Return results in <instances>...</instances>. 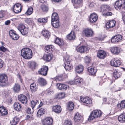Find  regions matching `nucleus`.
<instances>
[{"mask_svg": "<svg viewBox=\"0 0 125 125\" xmlns=\"http://www.w3.org/2000/svg\"><path fill=\"white\" fill-rule=\"evenodd\" d=\"M121 63V61L117 58H113L110 62L111 66L116 67L120 66Z\"/></svg>", "mask_w": 125, "mask_h": 125, "instance_id": "nucleus-3", "label": "nucleus"}, {"mask_svg": "<svg viewBox=\"0 0 125 125\" xmlns=\"http://www.w3.org/2000/svg\"><path fill=\"white\" fill-rule=\"evenodd\" d=\"M113 75L114 77L116 79L120 77V73H119L117 70L115 69L113 72Z\"/></svg>", "mask_w": 125, "mask_h": 125, "instance_id": "nucleus-42", "label": "nucleus"}, {"mask_svg": "<svg viewBox=\"0 0 125 125\" xmlns=\"http://www.w3.org/2000/svg\"><path fill=\"white\" fill-rule=\"evenodd\" d=\"M22 6L21 4L17 3L13 6L12 9L14 12L18 13L21 11L22 10Z\"/></svg>", "mask_w": 125, "mask_h": 125, "instance_id": "nucleus-8", "label": "nucleus"}, {"mask_svg": "<svg viewBox=\"0 0 125 125\" xmlns=\"http://www.w3.org/2000/svg\"><path fill=\"white\" fill-rule=\"evenodd\" d=\"M28 29L27 28L25 27L20 32L22 35H25L28 33Z\"/></svg>", "mask_w": 125, "mask_h": 125, "instance_id": "nucleus-49", "label": "nucleus"}, {"mask_svg": "<svg viewBox=\"0 0 125 125\" xmlns=\"http://www.w3.org/2000/svg\"><path fill=\"white\" fill-rule=\"evenodd\" d=\"M25 21L26 22L29 24H31L32 22V21L30 18L26 19Z\"/></svg>", "mask_w": 125, "mask_h": 125, "instance_id": "nucleus-55", "label": "nucleus"}, {"mask_svg": "<svg viewBox=\"0 0 125 125\" xmlns=\"http://www.w3.org/2000/svg\"><path fill=\"white\" fill-rule=\"evenodd\" d=\"M67 38L69 40H74L75 38V35L74 31H71L67 36Z\"/></svg>", "mask_w": 125, "mask_h": 125, "instance_id": "nucleus-31", "label": "nucleus"}, {"mask_svg": "<svg viewBox=\"0 0 125 125\" xmlns=\"http://www.w3.org/2000/svg\"><path fill=\"white\" fill-rule=\"evenodd\" d=\"M83 70V67L82 65H79L76 66L75 68L76 72L78 73H79L82 72Z\"/></svg>", "mask_w": 125, "mask_h": 125, "instance_id": "nucleus-29", "label": "nucleus"}, {"mask_svg": "<svg viewBox=\"0 0 125 125\" xmlns=\"http://www.w3.org/2000/svg\"><path fill=\"white\" fill-rule=\"evenodd\" d=\"M101 115V112L100 110H95L92 112L88 118L89 121L99 117Z\"/></svg>", "mask_w": 125, "mask_h": 125, "instance_id": "nucleus-2", "label": "nucleus"}, {"mask_svg": "<svg viewBox=\"0 0 125 125\" xmlns=\"http://www.w3.org/2000/svg\"><path fill=\"white\" fill-rule=\"evenodd\" d=\"M41 8L44 11H47L48 10V7L46 6L43 5L41 6Z\"/></svg>", "mask_w": 125, "mask_h": 125, "instance_id": "nucleus-52", "label": "nucleus"}, {"mask_svg": "<svg viewBox=\"0 0 125 125\" xmlns=\"http://www.w3.org/2000/svg\"><path fill=\"white\" fill-rule=\"evenodd\" d=\"M118 120L120 122H125V113H123L119 116Z\"/></svg>", "mask_w": 125, "mask_h": 125, "instance_id": "nucleus-27", "label": "nucleus"}, {"mask_svg": "<svg viewBox=\"0 0 125 125\" xmlns=\"http://www.w3.org/2000/svg\"><path fill=\"white\" fill-rule=\"evenodd\" d=\"M83 79H82L79 77H77L75 78L74 83L75 84H79L81 83Z\"/></svg>", "mask_w": 125, "mask_h": 125, "instance_id": "nucleus-44", "label": "nucleus"}, {"mask_svg": "<svg viewBox=\"0 0 125 125\" xmlns=\"http://www.w3.org/2000/svg\"><path fill=\"white\" fill-rule=\"evenodd\" d=\"M27 112L29 114H30L31 113V111L30 108H28L27 110Z\"/></svg>", "mask_w": 125, "mask_h": 125, "instance_id": "nucleus-62", "label": "nucleus"}, {"mask_svg": "<svg viewBox=\"0 0 125 125\" xmlns=\"http://www.w3.org/2000/svg\"><path fill=\"white\" fill-rule=\"evenodd\" d=\"M47 20L46 18H40L38 19L37 20V21L40 23H45L47 22Z\"/></svg>", "mask_w": 125, "mask_h": 125, "instance_id": "nucleus-43", "label": "nucleus"}, {"mask_svg": "<svg viewBox=\"0 0 125 125\" xmlns=\"http://www.w3.org/2000/svg\"><path fill=\"white\" fill-rule=\"evenodd\" d=\"M83 34L87 37H91L93 34V32L92 29L86 28L83 31Z\"/></svg>", "mask_w": 125, "mask_h": 125, "instance_id": "nucleus-7", "label": "nucleus"}, {"mask_svg": "<svg viewBox=\"0 0 125 125\" xmlns=\"http://www.w3.org/2000/svg\"><path fill=\"white\" fill-rule=\"evenodd\" d=\"M59 20V19L58 14L56 13H54L51 16V21H55Z\"/></svg>", "mask_w": 125, "mask_h": 125, "instance_id": "nucleus-36", "label": "nucleus"}, {"mask_svg": "<svg viewBox=\"0 0 125 125\" xmlns=\"http://www.w3.org/2000/svg\"><path fill=\"white\" fill-rule=\"evenodd\" d=\"M80 100L82 102L86 104H90L92 103V100L88 97H83L81 96Z\"/></svg>", "mask_w": 125, "mask_h": 125, "instance_id": "nucleus-10", "label": "nucleus"}, {"mask_svg": "<svg viewBox=\"0 0 125 125\" xmlns=\"http://www.w3.org/2000/svg\"><path fill=\"white\" fill-rule=\"evenodd\" d=\"M18 100L22 103L26 104L27 102V99L26 97L22 94H20L18 95Z\"/></svg>", "mask_w": 125, "mask_h": 125, "instance_id": "nucleus-13", "label": "nucleus"}, {"mask_svg": "<svg viewBox=\"0 0 125 125\" xmlns=\"http://www.w3.org/2000/svg\"><path fill=\"white\" fill-rule=\"evenodd\" d=\"M85 62L87 63H89L90 62V59L88 58H86L85 59Z\"/></svg>", "mask_w": 125, "mask_h": 125, "instance_id": "nucleus-63", "label": "nucleus"}, {"mask_svg": "<svg viewBox=\"0 0 125 125\" xmlns=\"http://www.w3.org/2000/svg\"><path fill=\"white\" fill-rule=\"evenodd\" d=\"M52 111L56 113H58L61 111V107L59 106L56 105L53 106L52 108Z\"/></svg>", "mask_w": 125, "mask_h": 125, "instance_id": "nucleus-26", "label": "nucleus"}, {"mask_svg": "<svg viewBox=\"0 0 125 125\" xmlns=\"http://www.w3.org/2000/svg\"><path fill=\"white\" fill-rule=\"evenodd\" d=\"M104 15L106 16H111L112 15V13L111 12H107L106 13L104 14Z\"/></svg>", "mask_w": 125, "mask_h": 125, "instance_id": "nucleus-58", "label": "nucleus"}, {"mask_svg": "<svg viewBox=\"0 0 125 125\" xmlns=\"http://www.w3.org/2000/svg\"><path fill=\"white\" fill-rule=\"evenodd\" d=\"M53 120L52 118L47 117L42 120V124L43 125H52Z\"/></svg>", "mask_w": 125, "mask_h": 125, "instance_id": "nucleus-5", "label": "nucleus"}, {"mask_svg": "<svg viewBox=\"0 0 125 125\" xmlns=\"http://www.w3.org/2000/svg\"><path fill=\"white\" fill-rule=\"evenodd\" d=\"M82 0H72V2L74 5H77L81 3Z\"/></svg>", "mask_w": 125, "mask_h": 125, "instance_id": "nucleus-47", "label": "nucleus"}, {"mask_svg": "<svg viewBox=\"0 0 125 125\" xmlns=\"http://www.w3.org/2000/svg\"><path fill=\"white\" fill-rule=\"evenodd\" d=\"M97 56L100 58L104 59L105 57L106 54L104 51L102 50H100L98 52Z\"/></svg>", "mask_w": 125, "mask_h": 125, "instance_id": "nucleus-15", "label": "nucleus"}, {"mask_svg": "<svg viewBox=\"0 0 125 125\" xmlns=\"http://www.w3.org/2000/svg\"><path fill=\"white\" fill-rule=\"evenodd\" d=\"M95 4L93 2L91 3L89 5V6L90 8L93 7L95 5Z\"/></svg>", "mask_w": 125, "mask_h": 125, "instance_id": "nucleus-60", "label": "nucleus"}, {"mask_svg": "<svg viewBox=\"0 0 125 125\" xmlns=\"http://www.w3.org/2000/svg\"><path fill=\"white\" fill-rule=\"evenodd\" d=\"M21 56L25 59H29L32 56L31 50L29 48H26L22 49L21 51Z\"/></svg>", "mask_w": 125, "mask_h": 125, "instance_id": "nucleus-1", "label": "nucleus"}, {"mask_svg": "<svg viewBox=\"0 0 125 125\" xmlns=\"http://www.w3.org/2000/svg\"><path fill=\"white\" fill-rule=\"evenodd\" d=\"M10 20H7L5 22V24L6 25H8L10 24Z\"/></svg>", "mask_w": 125, "mask_h": 125, "instance_id": "nucleus-64", "label": "nucleus"}, {"mask_svg": "<svg viewBox=\"0 0 125 125\" xmlns=\"http://www.w3.org/2000/svg\"><path fill=\"white\" fill-rule=\"evenodd\" d=\"M51 22L52 25L54 28H57L59 26V20L51 21Z\"/></svg>", "mask_w": 125, "mask_h": 125, "instance_id": "nucleus-35", "label": "nucleus"}, {"mask_svg": "<svg viewBox=\"0 0 125 125\" xmlns=\"http://www.w3.org/2000/svg\"><path fill=\"white\" fill-rule=\"evenodd\" d=\"M88 71L92 75L94 76L96 75L97 72V70L95 69L94 67H89L88 68Z\"/></svg>", "mask_w": 125, "mask_h": 125, "instance_id": "nucleus-22", "label": "nucleus"}, {"mask_svg": "<svg viewBox=\"0 0 125 125\" xmlns=\"http://www.w3.org/2000/svg\"><path fill=\"white\" fill-rule=\"evenodd\" d=\"M37 82L41 86H44L46 84V80L42 78H39L38 79Z\"/></svg>", "mask_w": 125, "mask_h": 125, "instance_id": "nucleus-21", "label": "nucleus"}, {"mask_svg": "<svg viewBox=\"0 0 125 125\" xmlns=\"http://www.w3.org/2000/svg\"><path fill=\"white\" fill-rule=\"evenodd\" d=\"M28 65L29 68L32 69H34L36 67V64L34 62H28Z\"/></svg>", "mask_w": 125, "mask_h": 125, "instance_id": "nucleus-38", "label": "nucleus"}, {"mask_svg": "<svg viewBox=\"0 0 125 125\" xmlns=\"http://www.w3.org/2000/svg\"><path fill=\"white\" fill-rule=\"evenodd\" d=\"M43 58V59L47 61H49L52 59V57L51 55L49 54H44Z\"/></svg>", "mask_w": 125, "mask_h": 125, "instance_id": "nucleus-41", "label": "nucleus"}, {"mask_svg": "<svg viewBox=\"0 0 125 125\" xmlns=\"http://www.w3.org/2000/svg\"><path fill=\"white\" fill-rule=\"evenodd\" d=\"M111 52L114 54H118L120 52L119 48L118 47H112L110 49Z\"/></svg>", "mask_w": 125, "mask_h": 125, "instance_id": "nucleus-19", "label": "nucleus"}, {"mask_svg": "<svg viewBox=\"0 0 125 125\" xmlns=\"http://www.w3.org/2000/svg\"><path fill=\"white\" fill-rule=\"evenodd\" d=\"M38 103V101L37 100H32L31 102V106L33 109L36 104Z\"/></svg>", "mask_w": 125, "mask_h": 125, "instance_id": "nucleus-39", "label": "nucleus"}, {"mask_svg": "<svg viewBox=\"0 0 125 125\" xmlns=\"http://www.w3.org/2000/svg\"><path fill=\"white\" fill-rule=\"evenodd\" d=\"M45 111V110L43 108H41L37 112V116L39 117H40L42 116L43 115Z\"/></svg>", "mask_w": 125, "mask_h": 125, "instance_id": "nucleus-30", "label": "nucleus"}, {"mask_svg": "<svg viewBox=\"0 0 125 125\" xmlns=\"http://www.w3.org/2000/svg\"><path fill=\"white\" fill-rule=\"evenodd\" d=\"M64 67L67 71H69L73 68V66L72 64H70L69 65H64Z\"/></svg>", "mask_w": 125, "mask_h": 125, "instance_id": "nucleus-53", "label": "nucleus"}, {"mask_svg": "<svg viewBox=\"0 0 125 125\" xmlns=\"http://www.w3.org/2000/svg\"><path fill=\"white\" fill-rule=\"evenodd\" d=\"M45 52H51L54 50V47L52 45L47 46L45 47Z\"/></svg>", "mask_w": 125, "mask_h": 125, "instance_id": "nucleus-23", "label": "nucleus"}, {"mask_svg": "<svg viewBox=\"0 0 125 125\" xmlns=\"http://www.w3.org/2000/svg\"><path fill=\"white\" fill-rule=\"evenodd\" d=\"M125 0H119L116 2L114 6L116 9L117 8H119L122 7L123 8L125 6Z\"/></svg>", "mask_w": 125, "mask_h": 125, "instance_id": "nucleus-6", "label": "nucleus"}, {"mask_svg": "<svg viewBox=\"0 0 125 125\" xmlns=\"http://www.w3.org/2000/svg\"><path fill=\"white\" fill-rule=\"evenodd\" d=\"M97 18L98 17L96 14L93 13L90 15L89 21L91 23H94L97 21Z\"/></svg>", "mask_w": 125, "mask_h": 125, "instance_id": "nucleus-12", "label": "nucleus"}, {"mask_svg": "<svg viewBox=\"0 0 125 125\" xmlns=\"http://www.w3.org/2000/svg\"><path fill=\"white\" fill-rule=\"evenodd\" d=\"M0 49L2 51L4 52L7 50V49L3 46L0 47Z\"/></svg>", "mask_w": 125, "mask_h": 125, "instance_id": "nucleus-56", "label": "nucleus"}, {"mask_svg": "<svg viewBox=\"0 0 125 125\" xmlns=\"http://www.w3.org/2000/svg\"><path fill=\"white\" fill-rule=\"evenodd\" d=\"M19 118L17 117H15L13 118L12 120L11 121L10 123L11 125H15L19 121Z\"/></svg>", "mask_w": 125, "mask_h": 125, "instance_id": "nucleus-34", "label": "nucleus"}, {"mask_svg": "<svg viewBox=\"0 0 125 125\" xmlns=\"http://www.w3.org/2000/svg\"><path fill=\"white\" fill-rule=\"evenodd\" d=\"M14 109L16 111H19L21 109V104L18 102H15L14 104Z\"/></svg>", "mask_w": 125, "mask_h": 125, "instance_id": "nucleus-28", "label": "nucleus"}, {"mask_svg": "<svg viewBox=\"0 0 125 125\" xmlns=\"http://www.w3.org/2000/svg\"><path fill=\"white\" fill-rule=\"evenodd\" d=\"M118 107H119L121 109L124 108L125 107V100L122 101L120 104L118 105Z\"/></svg>", "mask_w": 125, "mask_h": 125, "instance_id": "nucleus-46", "label": "nucleus"}, {"mask_svg": "<svg viewBox=\"0 0 125 125\" xmlns=\"http://www.w3.org/2000/svg\"><path fill=\"white\" fill-rule=\"evenodd\" d=\"M9 35L10 37L14 40H17L19 38V37L16 33V32L13 30H11L9 32Z\"/></svg>", "mask_w": 125, "mask_h": 125, "instance_id": "nucleus-11", "label": "nucleus"}, {"mask_svg": "<svg viewBox=\"0 0 125 125\" xmlns=\"http://www.w3.org/2000/svg\"><path fill=\"white\" fill-rule=\"evenodd\" d=\"M3 61L0 58V68H2L3 67Z\"/></svg>", "mask_w": 125, "mask_h": 125, "instance_id": "nucleus-59", "label": "nucleus"}, {"mask_svg": "<svg viewBox=\"0 0 125 125\" xmlns=\"http://www.w3.org/2000/svg\"><path fill=\"white\" fill-rule=\"evenodd\" d=\"M0 112L2 116L6 115L8 113V110L3 106L0 107Z\"/></svg>", "mask_w": 125, "mask_h": 125, "instance_id": "nucleus-25", "label": "nucleus"}, {"mask_svg": "<svg viewBox=\"0 0 125 125\" xmlns=\"http://www.w3.org/2000/svg\"><path fill=\"white\" fill-rule=\"evenodd\" d=\"M64 125H72V123L69 120H66L64 123Z\"/></svg>", "mask_w": 125, "mask_h": 125, "instance_id": "nucleus-54", "label": "nucleus"}, {"mask_svg": "<svg viewBox=\"0 0 125 125\" xmlns=\"http://www.w3.org/2000/svg\"><path fill=\"white\" fill-rule=\"evenodd\" d=\"M33 9L32 7H29L27 11V15H31L33 12Z\"/></svg>", "mask_w": 125, "mask_h": 125, "instance_id": "nucleus-51", "label": "nucleus"}, {"mask_svg": "<svg viewBox=\"0 0 125 125\" xmlns=\"http://www.w3.org/2000/svg\"><path fill=\"white\" fill-rule=\"evenodd\" d=\"M25 27L24 25L22 24H21L18 25L17 27V29L21 32Z\"/></svg>", "mask_w": 125, "mask_h": 125, "instance_id": "nucleus-48", "label": "nucleus"}, {"mask_svg": "<svg viewBox=\"0 0 125 125\" xmlns=\"http://www.w3.org/2000/svg\"><path fill=\"white\" fill-rule=\"evenodd\" d=\"M56 86L60 90H66L69 87V86L67 85L61 83L57 84Z\"/></svg>", "mask_w": 125, "mask_h": 125, "instance_id": "nucleus-20", "label": "nucleus"}, {"mask_svg": "<svg viewBox=\"0 0 125 125\" xmlns=\"http://www.w3.org/2000/svg\"><path fill=\"white\" fill-rule=\"evenodd\" d=\"M8 81V78L7 76L5 74L0 75V82L3 83H4Z\"/></svg>", "mask_w": 125, "mask_h": 125, "instance_id": "nucleus-17", "label": "nucleus"}, {"mask_svg": "<svg viewBox=\"0 0 125 125\" xmlns=\"http://www.w3.org/2000/svg\"><path fill=\"white\" fill-rule=\"evenodd\" d=\"M76 50L78 52L80 53H84L85 51H87L89 50L87 47L85 46L77 47L76 48Z\"/></svg>", "mask_w": 125, "mask_h": 125, "instance_id": "nucleus-14", "label": "nucleus"}, {"mask_svg": "<svg viewBox=\"0 0 125 125\" xmlns=\"http://www.w3.org/2000/svg\"><path fill=\"white\" fill-rule=\"evenodd\" d=\"M31 87H37L35 83L34 82L30 85V88H31Z\"/></svg>", "mask_w": 125, "mask_h": 125, "instance_id": "nucleus-61", "label": "nucleus"}, {"mask_svg": "<svg viewBox=\"0 0 125 125\" xmlns=\"http://www.w3.org/2000/svg\"><path fill=\"white\" fill-rule=\"evenodd\" d=\"M81 115L78 112L75 114L74 116V120L75 122H78L81 118Z\"/></svg>", "mask_w": 125, "mask_h": 125, "instance_id": "nucleus-32", "label": "nucleus"}, {"mask_svg": "<svg viewBox=\"0 0 125 125\" xmlns=\"http://www.w3.org/2000/svg\"><path fill=\"white\" fill-rule=\"evenodd\" d=\"M74 108V104L72 102H69L67 105V108L69 111L73 110Z\"/></svg>", "mask_w": 125, "mask_h": 125, "instance_id": "nucleus-33", "label": "nucleus"}, {"mask_svg": "<svg viewBox=\"0 0 125 125\" xmlns=\"http://www.w3.org/2000/svg\"><path fill=\"white\" fill-rule=\"evenodd\" d=\"M48 70V67L46 66H43L38 71L39 74L44 76L46 75Z\"/></svg>", "mask_w": 125, "mask_h": 125, "instance_id": "nucleus-4", "label": "nucleus"}, {"mask_svg": "<svg viewBox=\"0 0 125 125\" xmlns=\"http://www.w3.org/2000/svg\"><path fill=\"white\" fill-rule=\"evenodd\" d=\"M116 24V22L114 20L110 21L106 24V27L107 28H110L114 27Z\"/></svg>", "mask_w": 125, "mask_h": 125, "instance_id": "nucleus-18", "label": "nucleus"}, {"mask_svg": "<svg viewBox=\"0 0 125 125\" xmlns=\"http://www.w3.org/2000/svg\"><path fill=\"white\" fill-rule=\"evenodd\" d=\"M14 91L15 92H18L20 89L19 85L18 84H15L13 88Z\"/></svg>", "mask_w": 125, "mask_h": 125, "instance_id": "nucleus-40", "label": "nucleus"}, {"mask_svg": "<svg viewBox=\"0 0 125 125\" xmlns=\"http://www.w3.org/2000/svg\"><path fill=\"white\" fill-rule=\"evenodd\" d=\"M122 36L121 35H118L114 36L111 39V42L113 43L119 42L121 41Z\"/></svg>", "mask_w": 125, "mask_h": 125, "instance_id": "nucleus-9", "label": "nucleus"}, {"mask_svg": "<svg viewBox=\"0 0 125 125\" xmlns=\"http://www.w3.org/2000/svg\"><path fill=\"white\" fill-rule=\"evenodd\" d=\"M64 65H69L70 64H72L70 63V61L69 59V57L67 56L65 58Z\"/></svg>", "mask_w": 125, "mask_h": 125, "instance_id": "nucleus-45", "label": "nucleus"}, {"mask_svg": "<svg viewBox=\"0 0 125 125\" xmlns=\"http://www.w3.org/2000/svg\"><path fill=\"white\" fill-rule=\"evenodd\" d=\"M65 95L64 93H59L57 95V97L59 99H62L64 97Z\"/></svg>", "mask_w": 125, "mask_h": 125, "instance_id": "nucleus-50", "label": "nucleus"}, {"mask_svg": "<svg viewBox=\"0 0 125 125\" xmlns=\"http://www.w3.org/2000/svg\"><path fill=\"white\" fill-rule=\"evenodd\" d=\"M55 43L60 46H63L64 44L63 40L61 39L57 38L55 41Z\"/></svg>", "mask_w": 125, "mask_h": 125, "instance_id": "nucleus-24", "label": "nucleus"}, {"mask_svg": "<svg viewBox=\"0 0 125 125\" xmlns=\"http://www.w3.org/2000/svg\"><path fill=\"white\" fill-rule=\"evenodd\" d=\"M37 87H31V88H30L32 92H34L36 91L37 90Z\"/></svg>", "mask_w": 125, "mask_h": 125, "instance_id": "nucleus-57", "label": "nucleus"}, {"mask_svg": "<svg viewBox=\"0 0 125 125\" xmlns=\"http://www.w3.org/2000/svg\"><path fill=\"white\" fill-rule=\"evenodd\" d=\"M42 34L45 37L47 38H48L50 36V33L49 31L46 30H44L42 32Z\"/></svg>", "mask_w": 125, "mask_h": 125, "instance_id": "nucleus-37", "label": "nucleus"}, {"mask_svg": "<svg viewBox=\"0 0 125 125\" xmlns=\"http://www.w3.org/2000/svg\"><path fill=\"white\" fill-rule=\"evenodd\" d=\"M101 12L103 13L110 10L111 8L110 7L106 5H102L101 7Z\"/></svg>", "mask_w": 125, "mask_h": 125, "instance_id": "nucleus-16", "label": "nucleus"}]
</instances>
